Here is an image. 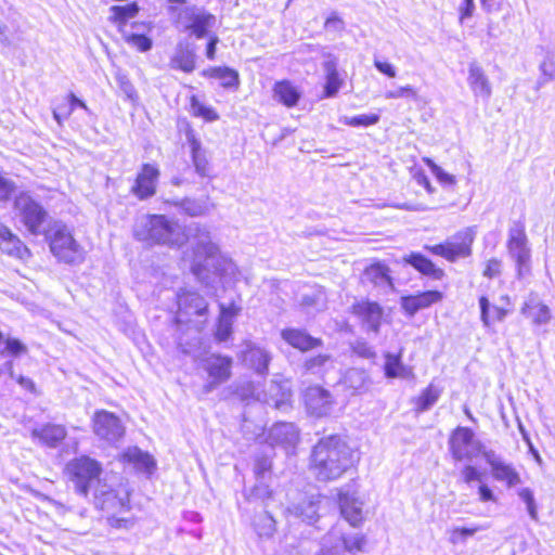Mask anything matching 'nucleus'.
Instances as JSON below:
<instances>
[{"label": "nucleus", "instance_id": "c85d7f7f", "mask_svg": "<svg viewBox=\"0 0 555 555\" xmlns=\"http://www.w3.org/2000/svg\"><path fill=\"white\" fill-rule=\"evenodd\" d=\"M403 261L406 264L412 266L415 270L424 275L431 278L433 280H441L444 275L442 269L437 268L434 262L420 253H411L403 257Z\"/></svg>", "mask_w": 555, "mask_h": 555}, {"label": "nucleus", "instance_id": "a19ab883", "mask_svg": "<svg viewBox=\"0 0 555 555\" xmlns=\"http://www.w3.org/2000/svg\"><path fill=\"white\" fill-rule=\"evenodd\" d=\"M440 396L441 390L439 388L433 384L428 385L415 400L416 412L428 411L438 401Z\"/></svg>", "mask_w": 555, "mask_h": 555}, {"label": "nucleus", "instance_id": "0eeeda50", "mask_svg": "<svg viewBox=\"0 0 555 555\" xmlns=\"http://www.w3.org/2000/svg\"><path fill=\"white\" fill-rule=\"evenodd\" d=\"M475 240V231L467 228L456 233L453 237L443 244L425 246L430 253L441 256L449 261L454 262L459 258H466L472 254V244Z\"/></svg>", "mask_w": 555, "mask_h": 555}, {"label": "nucleus", "instance_id": "49530a36", "mask_svg": "<svg viewBox=\"0 0 555 555\" xmlns=\"http://www.w3.org/2000/svg\"><path fill=\"white\" fill-rule=\"evenodd\" d=\"M272 460L270 454L261 453L255 459L254 474L258 481L268 480L271 475Z\"/></svg>", "mask_w": 555, "mask_h": 555}, {"label": "nucleus", "instance_id": "69168bd1", "mask_svg": "<svg viewBox=\"0 0 555 555\" xmlns=\"http://www.w3.org/2000/svg\"><path fill=\"white\" fill-rule=\"evenodd\" d=\"M14 188L15 185L11 180L0 177V199H8L13 193Z\"/></svg>", "mask_w": 555, "mask_h": 555}, {"label": "nucleus", "instance_id": "5fc2aeb1", "mask_svg": "<svg viewBox=\"0 0 555 555\" xmlns=\"http://www.w3.org/2000/svg\"><path fill=\"white\" fill-rule=\"evenodd\" d=\"M5 347L3 350L0 351L1 354H4L8 352L12 356H18L26 351V346L16 338H8L5 339Z\"/></svg>", "mask_w": 555, "mask_h": 555}, {"label": "nucleus", "instance_id": "bf43d9fd", "mask_svg": "<svg viewBox=\"0 0 555 555\" xmlns=\"http://www.w3.org/2000/svg\"><path fill=\"white\" fill-rule=\"evenodd\" d=\"M501 266H502L501 260H499L496 258H492V259L488 260L486 268L483 270V276L493 279V278L500 275Z\"/></svg>", "mask_w": 555, "mask_h": 555}, {"label": "nucleus", "instance_id": "37998d69", "mask_svg": "<svg viewBox=\"0 0 555 555\" xmlns=\"http://www.w3.org/2000/svg\"><path fill=\"white\" fill-rule=\"evenodd\" d=\"M192 162L195 171L201 177L209 176V163L206 158L205 152L201 147V143L196 140L191 142Z\"/></svg>", "mask_w": 555, "mask_h": 555}, {"label": "nucleus", "instance_id": "0e129e2a", "mask_svg": "<svg viewBox=\"0 0 555 555\" xmlns=\"http://www.w3.org/2000/svg\"><path fill=\"white\" fill-rule=\"evenodd\" d=\"M374 66H375V68H376L379 73H382V74L386 75V76H387V77H389V78H393V77H396V75H397V70H396V68L393 67V65H391V64H390V63H388V62H384V61H380V60H378V59H375V60H374Z\"/></svg>", "mask_w": 555, "mask_h": 555}, {"label": "nucleus", "instance_id": "a878e982", "mask_svg": "<svg viewBox=\"0 0 555 555\" xmlns=\"http://www.w3.org/2000/svg\"><path fill=\"white\" fill-rule=\"evenodd\" d=\"M281 335L292 347L301 351H308L322 345L320 338L312 337L304 330L285 328Z\"/></svg>", "mask_w": 555, "mask_h": 555}, {"label": "nucleus", "instance_id": "cd10ccee", "mask_svg": "<svg viewBox=\"0 0 555 555\" xmlns=\"http://www.w3.org/2000/svg\"><path fill=\"white\" fill-rule=\"evenodd\" d=\"M144 28V24L132 23L130 29L121 27L120 33L128 44L137 48L140 52H147L152 49L153 41L142 33Z\"/></svg>", "mask_w": 555, "mask_h": 555}, {"label": "nucleus", "instance_id": "864d4df0", "mask_svg": "<svg viewBox=\"0 0 555 555\" xmlns=\"http://www.w3.org/2000/svg\"><path fill=\"white\" fill-rule=\"evenodd\" d=\"M300 306L306 309L314 308L320 310L323 306V296L320 293L305 294L300 298Z\"/></svg>", "mask_w": 555, "mask_h": 555}, {"label": "nucleus", "instance_id": "bb28decb", "mask_svg": "<svg viewBox=\"0 0 555 555\" xmlns=\"http://www.w3.org/2000/svg\"><path fill=\"white\" fill-rule=\"evenodd\" d=\"M165 204L176 207L180 214L189 217L205 216L209 211L207 199L185 197L182 199H166Z\"/></svg>", "mask_w": 555, "mask_h": 555}, {"label": "nucleus", "instance_id": "6ab92c4d", "mask_svg": "<svg viewBox=\"0 0 555 555\" xmlns=\"http://www.w3.org/2000/svg\"><path fill=\"white\" fill-rule=\"evenodd\" d=\"M467 83L476 98H481L483 101L491 98V82L485 69L476 61L468 64Z\"/></svg>", "mask_w": 555, "mask_h": 555}, {"label": "nucleus", "instance_id": "a211bd4d", "mask_svg": "<svg viewBox=\"0 0 555 555\" xmlns=\"http://www.w3.org/2000/svg\"><path fill=\"white\" fill-rule=\"evenodd\" d=\"M487 464L491 468L492 477L500 482H505L508 488L520 483L521 479L515 467L502 460L498 453L487 454Z\"/></svg>", "mask_w": 555, "mask_h": 555}, {"label": "nucleus", "instance_id": "8fccbe9b", "mask_svg": "<svg viewBox=\"0 0 555 555\" xmlns=\"http://www.w3.org/2000/svg\"><path fill=\"white\" fill-rule=\"evenodd\" d=\"M271 496V489L267 483V480H256L255 486L249 490L247 498L264 500Z\"/></svg>", "mask_w": 555, "mask_h": 555}, {"label": "nucleus", "instance_id": "13d9d810", "mask_svg": "<svg viewBox=\"0 0 555 555\" xmlns=\"http://www.w3.org/2000/svg\"><path fill=\"white\" fill-rule=\"evenodd\" d=\"M117 82L119 86V89L122 91V93L130 100H133L137 96L135 89L133 85L130 82V80L125 75H118Z\"/></svg>", "mask_w": 555, "mask_h": 555}, {"label": "nucleus", "instance_id": "9b49d317", "mask_svg": "<svg viewBox=\"0 0 555 555\" xmlns=\"http://www.w3.org/2000/svg\"><path fill=\"white\" fill-rule=\"evenodd\" d=\"M204 370L208 373L211 379L205 385V392H210L218 385L227 382L231 376L232 358L211 354L204 361Z\"/></svg>", "mask_w": 555, "mask_h": 555}, {"label": "nucleus", "instance_id": "680f3d73", "mask_svg": "<svg viewBox=\"0 0 555 555\" xmlns=\"http://www.w3.org/2000/svg\"><path fill=\"white\" fill-rule=\"evenodd\" d=\"M462 478L464 482L470 483L473 481H480L481 480V474L478 472V469L473 465H466L462 472Z\"/></svg>", "mask_w": 555, "mask_h": 555}, {"label": "nucleus", "instance_id": "c9c22d12", "mask_svg": "<svg viewBox=\"0 0 555 555\" xmlns=\"http://www.w3.org/2000/svg\"><path fill=\"white\" fill-rule=\"evenodd\" d=\"M122 456L127 462L134 464L138 470L143 473H151L155 467L154 459L147 452H143L137 447L128 448Z\"/></svg>", "mask_w": 555, "mask_h": 555}, {"label": "nucleus", "instance_id": "aec40b11", "mask_svg": "<svg viewBox=\"0 0 555 555\" xmlns=\"http://www.w3.org/2000/svg\"><path fill=\"white\" fill-rule=\"evenodd\" d=\"M291 390L278 383H271L266 391L257 393L258 401L282 412H286L291 409Z\"/></svg>", "mask_w": 555, "mask_h": 555}, {"label": "nucleus", "instance_id": "f8f14e48", "mask_svg": "<svg viewBox=\"0 0 555 555\" xmlns=\"http://www.w3.org/2000/svg\"><path fill=\"white\" fill-rule=\"evenodd\" d=\"M93 495L95 506L108 514H116L128 507L127 496H119L118 493L105 482L94 488Z\"/></svg>", "mask_w": 555, "mask_h": 555}, {"label": "nucleus", "instance_id": "f704fd0d", "mask_svg": "<svg viewBox=\"0 0 555 555\" xmlns=\"http://www.w3.org/2000/svg\"><path fill=\"white\" fill-rule=\"evenodd\" d=\"M274 98L287 107L297 105L300 99V92L288 80L278 81L273 88Z\"/></svg>", "mask_w": 555, "mask_h": 555}, {"label": "nucleus", "instance_id": "338daca9", "mask_svg": "<svg viewBox=\"0 0 555 555\" xmlns=\"http://www.w3.org/2000/svg\"><path fill=\"white\" fill-rule=\"evenodd\" d=\"M73 113V107L60 105L53 109V117L59 125H62L64 119H67Z\"/></svg>", "mask_w": 555, "mask_h": 555}, {"label": "nucleus", "instance_id": "79ce46f5", "mask_svg": "<svg viewBox=\"0 0 555 555\" xmlns=\"http://www.w3.org/2000/svg\"><path fill=\"white\" fill-rule=\"evenodd\" d=\"M113 13L112 20L118 23L119 29L121 27L128 28V20L134 17L139 12V5L135 2H131L125 5H114L111 8Z\"/></svg>", "mask_w": 555, "mask_h": 555}, {"label": "nucleus", "instance_id": "ddd939ff", "mask_svg": "<svg viewBox=\"0 0 555 555\" xmlns=\"http://www.w3.org/2000/svg\"><path fill=\"white\" fill-rule=\"evenodd\" d=\"M338 503L343 517L352 526L358 527L363 521V501L354 491L341 489Z\"/></svg>", "mask_w": 555, "mask_h": 555}, {"label": "nucleus", "instance_id": "58836bf2", "mask_svg": "<svg viewBox=\"0 0 555 555\" xmlns=\"http://www.w3.org/2000/svg\"><path fill=\"white\" fill-rule=\"evenodd\" d=\"M206 76L217 78L221 80V86L223 88H237L240 86V75L238 73L230 67H211L203 73Z\"/></svg>", "mask_w": 555, "mask_h": 555}, {"label": "nucleus", "instance_id": "c03bdc74", "mask_svg": "<svg viewBox=\"0 0 555 555\" xmlns=\"http://www.w3.org/2000/svg\"><path fill=\"white\" fill-rule=\"evenodd\" d=\"M369 376L365 371L351 369L345 376V385L354 392H361L367 388Z\"/></svg>", "mask_w": 555, "mask_h": 555}, {"label": "nucleus", "instance_id": "f03ea898", "mask_svg": "<svg viewBox=\"0 0 555 555\" xmlns=\"http://www.w3.org/2000/svg\"><path fill=\"white\" fill-rule=\"evenodd\" d=\"M357 462L356 451L339 435L320 438L310 453V469L324 482L340 478Z\"/></svg>", "mask_w": 555, "mask_h": 555}, {"label": "nucleus", "instance_id": "412c9836", "mask_svg": "<svg viewBox=\"0 0 555 555\" xmlns=\"http://www.w3.org/2000/svg\"><path fill=\"white\" fill-rule=\"evenodd\" d=\"M442 299V293L439 291H426L416 295L402 296L400 299L401 308L411 317L422 309L428 308Z\"/></svg>", "mask_w": 555, "mask_h": 555}, {"label": "nucleus", "instance_id": "de8ad7c7", "mask_svg": "<svg viewBox=\"0 0 555 555\" xmlns=\"http://www.w3.org/2000/svg\"><path fill=\"white\" fill-rule=\"evenodd\" d=\"M340 121L350 127H369L376 125L379 121L377 114H362L357 116H344Z\"/></svg>", "mask_w": 555, "mask_h": 555}, {"label": "nucleus", "instance_id": "423d86ee", "mask_svg": "<svg viewBox=\"0 0 555 555\" xmlns=\"http://www.w3.org/2000/svg\"><path fill=\"white\" fill-rule=\"evenodd\" d=\"M507 251L516 263L518 278H522L529 273L531 249L528 245V237L521 222H514L508 230Z\"/></svg>", "mask_w": 555, "mask_h": 555}, {"label": "nucleus", "instance_id": "f257e3e1", "mask_svg": "<svg viewBox=\"0 0 555 555\" xmlns=\"http://www.w3.org/2000/svg\"><path fill=\"white\" fill-rule=\"evenodd\" d=\"M133 235L138 241L149 245H164L170 248L182 247L191 240L190 258L192 273L205 284L211 282L224 271V259L219 247L211 241L210 232L205 225L192 223L188 234L182 227L168 219L165 215H146L139 218L133 227Z\"/></svg>", "mask_w": 555, "mask_h": 555}, {"label": "nucleus", "instance_id": "3c124183", "mask_svg": "<svg viewBox=\"0 0 555 555\" xmlns=\"http://www.w3.org/2000/svg\"><path fill=\"white\" fill-rule=\"evenodd\" d=\"M519 498L526 503L527 511L533 520L538 519V511L533 492L529 488H524L518 492Z\"/></svg>", "mask_w": 555, "mask_h": 555}, {"label": "nucleus", "instance_id": "2f4dec72", "mask_svg": "<svg viewBox=\"0 0 555 555\" xmlns=\"http://www.w3.org/2000/svg\"><path fill=\"white\" fill-rule=\"evenodd\" d=\"M31 435L46 446L55 448L65 439L67 431L62 425L47 424L40 428H35Z\"/></svg>", "mask_w": 555, "mask_h": 555}, {"label": "nucleus", "instance_id": "6e6552de", "mask_svg": "<svg viewBox=\"0 0 555 555\" xmlns=\"http://www.w3.org/2000/svg\"><path fill=\"white\" fill-rule=\"evenodd\" d=\"M93 431L100 439L116 443L122 438L125 427L118 416L102 410L93 416Z\"/></svg>", "mask_w": 555, "mask_h": 555}, {"label": "nucleus", "instance_id": "2eb2a0df", "mask_svg": "<svg viewBox=\"0 0 555 555\" xmlns=\"http://www.w3.org/2000/svg\"><path fill=\"white\" fill-rule=\"evenodd\" d=\"M352 313L361 319L363 326L375 334L379 332L384 310L376 301L360 300L352 305Z\"/></svg>", "mask_w": 555, "mask_h": 555}, {"label": "nucleus", "instance_id": "e2e57ef3", "mask_svg": "<svg viewBox=\"0 0 555 555\" xmlns=\"http://www.w3.org/2000/svg\"><path fill=\"white\" fill-rule=\"evenodd\" d=\"M324 27L327 30L339 33L344 30L345 23L339 16L336 15V13H333L331 16L326 18Z\"/></svg>", "mask_w": 555, "mask_h": 555}, {"label": "nucleus", "instance_id": "4c0bfd02", "mask_svg": "<svg viewBox=\"0 0 555 555\" xmlns=\"http://www.w3.org/2000/svg\"><path fill=\"white\" fill-rule=\"evenodd\" d=\"M480 319L485 326H490L491 321H503L508 311L502 307L491 306L486 296L479 298Z\"/></svg>", "mask_w": 555, "mask_h": 555}, {"label": "nucleus", "instance_id": "9d476101", "mask_svg": "<svg viewBox=\"0 0 555 555\" xmlns=\"http://www.w3.org/2000/svg\"><path fill=\"white\" fill-rule=\"evenodd\" d=\"M178 321L190 322L191 317H207L208 302L196 292L184 291L178 294Z\"/></svg>", "mask_w": 555, "mask_h": 555}, {"label": "nucleus", "instance_id": "4be33fe9", "mask_svg": "<svg viewBox=\"0 0 555 555\" xmlns=\"http://www.w3.org/2000/svg\"><path fill=\"white\" fill-rule=\"evenodd\" d=\"M323 57L325 60L322 66L326 80L323 90V98H334L343 86V79L339 77L337 69L338 59L328 52H324Z\"/></svg>", "mask_w": 555, "mask_h": 555}, {"label": "nucleus", "instance_id": "c756f323", "mask_svg": "<svg viewBox=\"0 0 555 555\" xmlns=\"http://www.w3.org/2000/svg\"><path fill=\"white\" fill-rule=\"evenodd\" d=\"M332 538H337V540L340 542L341 545H336L343 553L348 552L352 555H356L358 553L365 552L367 540L366 537L362 533L338 534L336 530H333L330 532L328 538L326 540H330Z\"/></svg>", "mask_w": 555, "mask_h": 555}, {"label": "nucleus", "instance_id": "e433bc0d", "mask_svg": "<svg viewBox=\"0 0 555 555\" xmlns=\"http://www.w3.org/2000/svg\"><path fill=\"white\" fill-rule=\"evenodd\" d=\"M385 359L384 371L386 377H400L406 379L413 375L412 370L402 363L400 354H392L388 352L386 353Z\"/></svg>", "mask_w": 555, "mask_h": 555}, {"label": "nucleus", "instance_id": "7ed1b4c3", "mask_svg": "<svg viewBox=\"0 0 555 555\" xmlns=\"http://www.w3.org/2000/svg\"><path fill=\"white\" fill-rule=\"evenodd\" d=\"M66 470L69 479L73 481L76 491L88 496L91 489L102 483L100 478L102 465L94 459L87 455L73 459L67 465Z\"/></svg>", "mask_w": 555, "mask_h": 555}, {"label": "nucleus", "instance_id": "774afa93", "mask_svg": "<svg viewBox=\"0 0 555 555\" xmlns=\"http://www.w3.org/2000/svg\"><path fill=\"white\" fill-rule=\"evenodd\" d=\"M475 11V2L474 0H463L460 5V18L461 21L472 17Z\"/></svg>", "mask_w": 555, "mask_h": 555}, {"label": "nucleus", "instance_id": "603ef678", "mask_svg": "<svg viewBox=\"0 0 555 555\" xmlns=\"http://www.w3.org/2000/svg\"><path fill=\"white\" fill-rule=\"evenodd\" d=\"M486 529V527H457L452 531L451 542L457 543L459 541H464L468 537H473L477 531Z\"/></svg>", "mask_w": 555, "mask_h": 555}, {"label": "nucleus", "instance_id": "ea45409f", "mask_svg": "<svg viewBox=\"0 0 555 555\" xmlns=\"http://www.w3.org/2000/svg\"><path fill=\"white\" fill-rule=\"evenodd\" d=\"M334 360L330 354H318L308 358L304 363V369L307 373L323 376L326 372L334 369Z\"/></svg>", "mask_w": 555, "mask_h": 555}, {"label": "nucleus", "instance_id": "b1692460", "mask_svg": "<svg viewBox=\"0 0 555 555\" xmlns=\"http://www.w3.org/2000/svg\"><path fill=\"white\" fill-rule=\"evenodd\" d=\"M0 248L3 253L16 257L18 259H27L30 257V250L12 233V231L0 222Z\"/></svg>", "mask_w": 555, "mask_h": 555}, {"label": "nucleus", "instance_id": "5701e85b", "mask_svg": "<svg viewBox=\"0 0 555 555\" xmlns=\"http://www.w3.org/2000/svg\"><path fill=\"white\" fill-rule=\"evenodd\" d=\"M363 282H369L375 287L385 292L393 291V280L390 275V269L383 262H374L365 268L362 274Z\"/></svg>", "mask_w": 555, "mask_h": 555}, {"label": "nucleus", "instance_id": "09e8293b", "mask_svg": "<svg viewBox=\"0 0 555 555\" xmlns=\"http://www.w3.org/2000/svg\"><path fill=\"white\" fill-rule=\"evenodd\" d=\"M426 165L429 167L435 177L443 184L453 185L455 184V177L446 172L440 166H438L434 160L427 158L425 159Z\"/></svg>", "mask_w": 555, "mask_h": 555}, {"label": "nucleus", "instance_id": "6e6d98bb", "mask_svg": "<svg viewBox=\"0 0 555 555\" xmlns=\"http://www.w3.org/2000/svg\"><path fill=\"white\" fill-rule=\"evenodd\" d=\"M352 348H353L354 353H357L359 357H362L364 359H373L376 356V352L373 349V347L370 346L364 340H357Z\"/></svg>", "mask_w": 555, "mask_h": 555}, {"label": "nucleus", "instance_id": "72a5a7b5", "mask_svg": "<svg viewBox=\"0 0 555 555\" xmlns=\"http://www.w3.org/2000/svg\"><path fill=\"white\" fill-rule=\"evenodd\" d=\"M271 357L269 352L260 347L250 346L244 353L245 363L258 374H266Z\"/></svg>", "mask_w": 555, "mask_h": 555}, {"label": "nucleus", "instance_id": "f3484780", "mask_svg": "<svg viewBox=\"0 0 555 555\" xmlns=\"http://www.w3.org/2000/svg\"><path fill=\"white\" fill-rule=\"evenodd\" d=\"M267 440L271 447L293 449L299 442V430L293 423L280 422L270 428Z\"/></svg>", "mask_w": 555, "mask_h": 555}, {"label": "nucleus", "instance_id": "4468645a", "mask_svg": "<svg viewBox=\"0 0 555 555\" xmlns=\"http://www.w3.org/2000/svg\"><path fill=\"white\" fill-rule=\"evenodd\" d=\"M159 175L156 166L144 164L131 188V193L141 201L152 197L156 193Z\"/></svg>", "mask_w": 555, "mask_h": 555}, {"label": "nucleus", "instance_id": "dca6fc26", "mask_svg": "<svg viewBox=\"0 0 555 555\" xmlns=\"http://www.w3.org/2000/svg\"><path fill=\"white\" fill-rule=\"evenodd\" d=\"M475 434L468 427H457L449 441L450 451L455 461H472L476 457V453L470 451L469 447L473 442Z\"/></svg>", "mask_w": 555, "mask_h": 555}, {"label": "nucleus", "instance_id": "20e7f679", "mask_svg": "<svg viewBox=\"0 0 555 555\" xmlns=\"http://www.w3.org/2000/svg\"><path fill=\"white\" fill-rule=\"evenodd\" d=\"M49 240L51 253L66 263H79L83 260V250L74 240L66 225L55 222L44 234Z\"/></svg>", "mask_w": 555, "mask_h": 555}, {"label": "nucleus", "instance_id": "a18cd8bd", "mask_svg": "<svg viewBox=\"0 0 555 555\" xmlns=\"http://www.w3.org/2000/svg\"><path fill=\"white\" fill-rule=\"evenodd\" d=\"M220 318L217 325L216 337L219 341H225L232 333V315L233 313L230 309L225 308L223 305H220Z\"/></svg>", "mask_w": 555, "mask_h": 555}, {"label": "nucleus", "instance_id": "4d7b16f0", "mask_svg": "<svg viewBox=\"0 0 555 555\" xmlns=\"http://www.w3.org/2000/svg\"><path fill=\"white\" fill-rule=\"evenodd\" d=\"M416 95L415 89L411 86L400 87L397 90L387 91L385 94L386 99H400L405 96L415 99Z\"/></svg>", "mask_w": 555, "mask_h": 555}, {"label": "nucleus", "instance_id": "393cba45", "mask_svg": "<svg viewBox=\"0 0 555 555\" xmlns=\"http://www.w3.org/2000/svg\"><path fill=\"white\" fill-rule=\"evenodd\" d=\"M320 500L314 495H306L298 503H294L287 507V513L302 521L313 524L319 518Z\"/></svg>", "mask_w": 555, "mask_h": 555}, {"label": "nucleus", "instance_id": "052dcab7", "mask_svg": "<svg viewBox=\"0 0 555 555\" xmlns=\"http://www.w3.org/2000/svg\"><path fill=\"white\" fill-rule=\"evenodd\" d=\"M260 520L263 522V526L258 531L259 535H272L275 531V520L272 518V516L266 514L260 518Z\"/></svg>", "mask_w": 555, "mask_h": 555}, {"label": "nucleus", "instance_id": "1a4fd4ad", "mask_svg": "<svg viewBox=\"0 0 555 555\" xmlns=\"http://www.w3.org/2000/svg\"><path fill=\"white\" fill-rule=\"evenodd\" d=\"M304 401L309 414L324 417L332 414L336 401L332 393L321 386H310L305 390Z\"/></svg>", "mask_w": 555, "mask_h": 555}, {"label": "nucleus", "instance_id": "7c9ffc66", "mask_svg": "<svg viewBox=\"0 0 555 555\" xmlns=\"http://www.w3.org/2000/svg\"><path fill=\"white\" fill-rule=\"evenodd\" d=\"M195 59L196 55L194 51L188 44L184 46L179 43L169 61V66L172 69L182 70L189 74L196 67Z\"/></svg>", "mask_w": 555, "mask_h": 555}, {"label": "nucleus", "instance_id": "39448f33", "mask_svg": "<svg viewBox=\"0 0 555 555\" xmlns=\"http://www.w3.org/2000/svg\"><path fill=\"white\" fill-rule=\"evenodd\" d=\"M14 205L18 211L21 222L30 234L35 236L46 234L48 229L44 225L49 215L40 203L36 202L28 194L23 193L15 198Z\"/></svg>", "mask_w": 555, "mask_h": 555}, {"label": "nucleus", "instance_id": "473e14b6", "mask_svg": "<svg viewBox=\"0 0 555 555\" xmlns=\"http://www.w3.org/2000/svg\"><path fill=\"white\" fill-rule=\"evenodd\" d=\"M189 20L191 24L188 28L192 30L197 39L205 38L208 35L209 28L216 24V16L205 11L192 10Z\"/></svg>", "mask_w": 555, "mask_h": 555}]
</instances>
